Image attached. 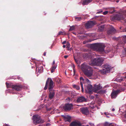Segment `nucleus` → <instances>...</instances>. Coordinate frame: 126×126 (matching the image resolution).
I'll list each match as a JSON object with an SVG mask.
<instances>
[{"instance_id":"48","label":"nucleus","mask_w":126,"mask_h":126,"mask_svg":"<svg viewBox=\"0 0 126 126\" xmlns=\"http://www.w3.org/2000/svg\"><path fill=\"white\" fill-rule=\"evenodd\" d=\"M91 107V108L92 109H93L94 108V107Z\"/></svg>"},{"instance_id":"10","label":"nucleus","mask_w":126,"mask_h":126,"mask_svg":"<svg viewBox=\"0 0 126 126\" xmlns=\"http://www.w3.org/2000/svg\"><path fill=\"white\" fill-rule=\"evenodd\" d=\"M102 88L100 84H99L98 85H95L93 88V91L94 92L98 93V91Z\"/></svg>"},{"instance_id":"19","label":"nucleus","mask_w":126,"mask_h":126,"mask_svg":"<svg viewBox=\"0 0 126 126\" xmlns=\"http://www.w3.org/2000/svg\"><path fill=\"white\" fill-rule=\"evenodd\" d=\"M36 71L38 70L37 73H40L43 71V68L42 66H41L39 67H38L36 65Z\"/></svg>"},{"instance_id":"31","label":"nucleus","mask_w":126,"mask_h":126,"mask_svg":"<svg viewBox=\"0 0 126 126\" xmlns=\"http://www.w3.org/2000/svg\"><path fill=\"white\" fill-rule=\"evenodd\" d=\"M123 40L125 43H126V35H125L123 36Z\"/></svg>"},{"instance_id":"11","label":"nucleus","mask_w":126,"mask_h":126,"mask_svg":"<svg viewBox=\"0 0 126 126\" xmlns=\"http://www.w3.org/2000/svg\"><path fill=\"white\" fill-rule=\"evenodd\" d=\"M121 92L120 90H117L116 91H113L111 94L112 98H115L117 96V94Z\"/></svg>"},{"instance_id":"16","label":"nucleus","mask_w":126,"mask_h":126,"mask_svg":"<svg viewBox=\"0 0 126 126\" xmlns=\"http://www.w3.org/2000/svg\"><path fill=\"white\" fill-rule=\"evenodd\" d=\"M80 110L83 114L88 115L89 113V111L87 108H82L80 109Z\"/></svg>"},{"instance_id":"25","label":"nucleus","mask_w":126,"mask_h":126,"mask_svg":"<svg viewBox=\"0 0 126 126\" xmlns=\"http://www.w3.org/2000/svg\"><path fill=\"white\" fill-rule=\"evenodd\" d=\"M104 27V25H100L99 27V30L100 31H102L103 30Z\"/></svg>"},{"instance_id":"46","label":"nucleus","mask_w":126,"mask_h":126,"mask_svg":"<svg viewBox=\"0 0 126 126\" xmlns=\"http://www.w3.org/2000/svg\"><path fill=\"white\" fill-rule=\"evenodd\" d=\"M66 47V46L65 45H63V47L64 48L65 47Z\"/></svg>"},{"instance_id":"37","label":"nucleus","mask_w":126,"mask_h":126,"mask_svg":"<svg viewBox=\"0 0 126 126\" xmlns=\"http://www.w3.org/2000/svg\"><path fill=\"white\" fill-rule=\"evenodd\" d=\"M123 15L124 16H126V11H125V12L124 13Z\"/></svg>"},{"instance_id":"33","label":"nucleus","mask_w":126,"mask_h":126,"mask_svg":"<svg viewBox=\"0 0 126 126\" xmlns=\"http://www.w3.org/2000/svg\"><path fill=\"white\" fill-rule=\"evenodd\" d=\"M51 103L50 102L49 103L48 102L47 103V106L48 107L50 106L51 105Z\"/></svg>"},{"instance_id":"43","label":"nucleus","mask_w":126,"mask_h":126,"mask_svg":"<svg viewBox=\"0 0 126 126\" xmlns=\"http://www.w3.org/2000/svg\"><path fill=\"white\" fill-rule=\"evenodd\" d=\"M111 110L112 111H114L115 110V109L114 108H113Z\"/></svg>"},{"instance_id":"32","label":"nucleus","mask_w":126,"mask_h":126,"mask_svg":"<svg viewBox=\"0 0 126 126\" xmlns=\"http://www.w3.org/2000/svg\"><path fill=\"white\" fill-rule=\"evenodd\" d=\"M108 11H106L104 12L103 13V14L104 15H106L108 13Z\"/></svg>"},{"instance_id":"8","label":"nucleus","mask_w":126,"mask_h":126,"mask_svg":"<svg viewBox=\"0 0 126 126\" xmlns=\"http://www.w3.org/2000/svg\"><path fill=\"white\" fill-rule=\"evenodd\" d=\"M6 85L7 87V88L10 87L11 88L17 91L19 90L21 87V86H18L17 85H12L10 86L9 84L7 82H6Z\"/></svg>"},{"instance_id":"49","label":"nucleus","mask_w":126,"mask_h":126,"mask_svg":"<svg viewBox=\"0 0 126 126\" xmlns=\"http://www.w3.org/2000/svg\"><path fill=\"white\" fill-rule=\"evenodd\" d=\"M124 50H125V52H126V48H125L124 49Z\"/></svg>"},{"instance_id":"39","label":"nucleus","mask_w":126,"mask_h":126,"mask_svg":"<svg viewBox=\"0 0 126 126\" xmlns=\"http://www.w3.org/2000/svg\"><path fill=\"white\" fill-rule=\"evenodd\" d=\"M55 63V61H53V62L52 64V65H54Z\"/></svg>"},{"instance_id":"3","label":"nucleus","mask_w":126,"mask_h":126,"mask_svg":"<svg viewBox=\"0 0 126 126\" xmlns=\"http://www.w3.org/2000/svg\"><path fill=\"white\" fill-rule=\"evenodd\" d=\"M104 61L103 58H98L92 59L89 62V64L92 66L95 65L100 66L102 64Z\"/></svg>"},{"instance_id":"15","label":"nucleus","mask_w":126,"mask_h":126,"mask_svg":"<svg viewBox=\"0 0 126 126\" xmlns=\"http://www.w3.org/2000/svg\"><path fill=\"white\" fill-rule=\"evenodd\" d=\"M78 102H82L86 101V99L83 96L78 97L77 100Z\"/></svg>"},{"instance_id":"13","label":"nucleus","mask_w":126,"mask_h":126,"mask_svg":"<svg viewBox=\"0 0 126 126\" xmlns=\"http://www.w3.org/2000/svg\"><path fill=\"white\" fill-rule=\"evenodd\" d=\"M72 105L71 104H66L64 106H63V109L65 110H70L72 108Z\"/></svg>"},{"instance_id":"56","label":"nucleus","mask_w":126,"mask_h":126,"mask_svg":"<svg viewBox=\"0 0 126 126\" xmlns=\"http://www.w3.org/2000/svg\"><path fill=\"white\" fill-rule=\"evenodd\" d=\"M86 126H89V125H87Z\"/></svg>"},{"instance_id":"24","label":"nucleus","mask_w":126,"mask_h":126,"mask_svg":"<svg viewBox=\"0 0 126 126\" xmlns=\"http://www.w3.org/2000/svg\"><path fill=\"white\" fill-rule=\"evenodd\" d=\"M123 74L124 76L122 78H120V81H122L123 79H125V78H126V72L124 73Z\"/></svg>"},{"instance_id":"29","label":"nucleus","mask_w":126,"mask_h":126,"mask_svg":"<svg viewBox=\"0 0 126 126\" xmlns=\"http://www.w3.org/2000/svg\"><path fill=\"white\" fill-rule=\"evenodd\" d=\"M73 86L74 88H76L77 90H79V87L78 86L76 85H73Z\"/></svg>"},{"instance_id":"18","label":"nucleus","mask_w":126,"mask_h":126,"mask_svg":"<svg viewBox=\"0 0 126 126\" xmlns=\"http://www.w3.org/2000/svg\"><path fill=\"white\" fill-rule=\"evenodd\" d=\"M115 31V30L114 27L112 26H111L110 30L107 32V34L109 35L110 34H112Z\"/></svg>"},{"instance_id":"5","label":"nucleus","mask_w":126,"mask_h":126,"mask_svg":"<svg viewBox=\"0 0 126 126\" xmlns=\"http://www.w3.org/2000/svg\"><path fill=\"white\" fill-rule=\"evenodd\" d=\"M103 67V69L101 71V73L103 74L109 72L110 69L112 68L108 64H105Z\"/></svg>"},{"instance_id":"4","label":"nucleus","mask_w":126,"mask_h":126,"mask_svg":"<svg viewBox=\"0 0 126 126\" xmlns=\"http://www.w3.org/2000/svg\"><path fill=\"white\" fill-rule=\"evenodd\" d=\"M48 86V89L49 91H50L53 87V81L51 79L48 78L47 80L44 89L46 90Z\"/></svg>"},{"instance_id":"44","label":"nucleus","mask_w":126,"mask_h":126,"mask_svg":"<svg viewBox=\"0 0 126 126\" xmlns=\"http://www.w3.org/2000/svg\"><path fill=\"white\" fill-rule=\"evenodd\" d=\"M50 125V124H49V123L47 124V126H49Z\"/></svg>"},{"instance_id":"26","label":"nucleus","mask_w":126,"mask_h":126,"mask_svg":"<svg viewBox=\"0 0 126 126\" xmlns=\"http://www.w3.org/2000/svg\"><path fill=\"white\" fill-rule=\"evenodd\" d=\"M105 126H114V125L112 123L109 124L108 122H106L105 124Z\"/></svg>"},{"instance_id":"57","label":"nucleus","mask_w":126,"mask_h":126,"mask_svg":"<svg viewBox=\"0 0 126 126\" xmlns=\"http://www.w3.org/2000/svg\"><path fill=\"white\" fill-rule=\"evenodd\" d=\"M101 126L100 125H99V126Z\"/></svg>"},{"instance_id":"50","label":"nucleus","mask_w":126,"mask_h":126,"mask_svg":"<svg viewBox=\"0 0 126 126\" xmlns=\"http://www.w3.org/2000/svg\"><path fill=\"white\" fill-rule=\"evenodd\" d=\"M5 126H9L8 125H7V124H6V125H4Z\"/></svg>"},{"instance_id":"53","label":"nucleus","mask_w":126,"mask_h":126,"mask_svg":"<svg viewBox=\"0 0 126 126\" xmlns=\"http://www.w3.org/2000/svg\"><path fill=\"white\" fill-rule=\"evenodd\" d=\"M68 99H69V100H70V98H68Z\"/></svg>"},{"instance_id":"17","label":"nucleus","mask_w":126,"mask_h":126,"mask_svg":"<svg viewBox=\"0 0 126 126\" xmlns=\"http://www.w3.org/2000/svg\"><path fill=\"white\" fill-rule=\"evenodd\" d=\"M70 125V126H81V124L79 121H73Z\"/></svg>"},{"instance_id":"14","label":"nucleus","mask_w":126,"mask_h":126,"mask_svg":"<svg viewBox=\"0 0 126 126\" xmlns=\"http://www.w3.org/2000/svg\"><path fill=\"white\" fill-rule=\"evenodd\" d=\"M93 87L92 85L90 84H88L87 87V89H85L86 92L90 94L92 91H93Z\"/></svg>"},{"instance_id":"41","label":"nucleus","mask_w":126,"mask_h":126,"mask_svg":"<svg viewBox=\"0 0 126 126\" xmlns=\"http://www.w3.org/2000/svg\"><path fill=\"white\" fill-rule=\"evenodd\" d=\"M87 42V41H84L83 42V43L84 44H85Z\"/></svg>"},{"instance_id":"21","label":"nucleus","mask_w":126,"mask_h":126,"mask_svg":"<svg viewBox=\"0 0 126 126\" xmlns=\"http://www.w3.org/2000/svg\"><path fill=\"white\" fill-rule=\"evenodd\" d=\"M63 116L64 120L66 121H68L70 122L71 121V117L68 115H66L65 116L62 115Z\"/></svg>"},{"instance_id":"1","label":"nucleus","mask_w":126,"mask_h":126,"mask_svg":"<svg viewBox=\"0 0 126 126\" xmlns=\"http://www.w3.org/2000/svg\"><path fill=\"white\" fill-rule=\"evenodd\" d=\"M81 68L84 74L88 77H91L93 75L92 68L86 63H84L82 64Z\"/></svg>"},{"instance_id":"47","label":"nucleus","mask_w":126,"mask_h":126,"mask_svg":"<svg viewBox=\"0 0 126 126\" xmlns=\"http://www.w3.org/2000/svg\"><path fill=\"white\" fill-rule=\"evenodd\" d=\"M124 117L126 118V114H125L124 115Z\"/></svg>"},{"instance_id":"27","label":"nucleus","mask_w":126,"mask_h":126,"mask_svg":"<svg viewBox=\"0 0 126 126\" xmlns=\"http://www.w3.org/2000/svg\"><path fill=\"white\" fill-rule=\"evenodd\" d=\"M74 59L75 62L77 64H79L80 63L78 59H76L75 57H74Z\"/></svg>"},{"instance_id":"42","label":"nucleus","mask_w":126,"mask_h":126,"mask_svg":"<svg viewBox=\"0 0 126 126\" xmlns=\"http://www.w3.org/2000/svg\"><path fill=\"white\" fill-rule=\"evenodd\" d=\"M114 56V55L113 54H112L111 56H110V57L111 58L113 56Z\"/></svg>"},{"instance_id":"22","label":"nucleus","mask_w":126,"mask_h":126,"mask_svg":"<svg viewBox=\"0 0 126 126\" xmlns=\"http://www.w3.org/2000/svg\"><path fill=\"white\" fill-rule=\"evenodd\" d=\"M92 0H84L83 1L82 4L83 5H87L91 2Z\"/></svg>"},{"instance_id":"2","label":"nucleus","mask_w":126,"mask_h":126,"mask_svg":"<svg viewBox=\"0 0 126 126\" xmlns=\"http://www.w3.org/2000/svg\"><path fill=\"white\" fill-rule=\"evenodd\" d=\"M92 47L95 50L98 52H105L108 53L110 52L111 48H108L105 51L104 50L105 46L103 43H97L93 44L92 46Z\"/></svg>"},{"instance_id":"7","label":"nucleus","mask_w":126,"mask_h":126,"mask_svg":"<svg viewBox=\"0 0 126 126\" xmlns=\"http://www.w3.org/2000/svg\"><path fill=\"white\" fill-rule=\"evenodd\" d=\"M80 85L82 89V91L83 92L84 91V88L83 86V83H84L85 82V83H86L87 84H89L90 81L87 79H86L84 80L82 77H80Z\"/></svg>"},{"instance_id":"30","label":"nucleus","mask_w":126,"mask_h":126,"mask_svg":"<svg viewBox=\"0 0 126 126\" xmlns=\"http://www.w3.org/2000/svg\"><path fill=\"white\" fill-rule=\"evenodd\" d=\"M81 18L80 17H75V19L76 20L80 21L81 19Z\"/></svg>"},{"instance_id":"52","label":"nucleus","mask_w":126,"mask_h":126,"mask_svg":"<svg viewBox=\"0 0 126 126\" xmlns=\"http://www.w3.org/2000/svg\"><path fill=\"white\" fill-rule=\"evenodd\" d=\"M124 31L126 32V29H125V31Z\"/></svg>"},{"instance_id":"28","label":"nucleus","mask_w":126,"mask_h":126,"mask_svg":"<svg viewBox=\"0 0 126 126\" xmlns=\"http://www.w3.org/2000/svg\"><path fill=\"white\" fill-rule=\"evenodd\" d=\"M75 29V26H74L71 27L69 30V31H71L74 30Z\"/></svg>"},{"instance_id":"40","label":"nucleus","mask_w":126,"mask_h":126,"mask_svg":"<svg viewBox=\"0 0 126 126\" xmlns=\"http://www.w3.org/2000/svg\"><path fill=\"white\" fill-rule=\"evenodd\" d=\"M66 43V41H64L63 42H62V44H65Z\"/></svg>"},{"instance_id":"9","label":"nucleus","mask_w":126,"mask_h":126,"mask_svg":"<svg viewBox=\"0 0 126 126\" xmlns=\"http://www.w3.org/2000/svg\"><path fill=\"white\" fill-rule=\"evenodd\" d=\"M32 119L34 124H38L41 122V120L38 115H33Z\"/></svg>"},{"instance_id":"45","label":"nucleus","mask_w":126,"mask_h":126,"mask_svg":"<svg viewBox=\"0 0 126 126\" xmlns=\"http://www.w3.org/2000/svg\"><path fill=\"white\" fill-rule=\"evenodd\" d=\"M46 52H45L44 53V55L45 56L46 55Z\"/></svg>"},{"instance_id":"12","label":"nucleus","mask_w":126,"mask_h":126,"mask_svg":"<svg viewBox=\"0 0 126 126\" xmlns=\"http://www.w3.org/2000/svg\"><path fill=\"white\" fill-rule=\"evenodd\" d=\"M95 24V22L94 21H88L86 24L85 26L87 28H89L92 27Z\"/></svg>"},{"instance_id":"36","label":"nucleus","mask_w":126,"mask_h":126,"mask_svg":"<svg viewBox=\"0 0 126 126\" xmlns=\"http://www.w3.org/2000/svg\"><path fill=\"white\" fill-rule=\"evenodd\" d=\"M63 34V32H59V34Z\"/></svg>"},{"instance_id":"6","label":"nucleus","mask_w":126,"mask_h":126,"mask_svg":"<svg viewBox=\"0 0 126 126\" xmlns=\"http://www.w3.org/2000/svg\"><path fill=\"white\" fill-rule=\"evenodd\" d=\"M124 18L123 16L120 14L113 15L110 17V19L112 21H114L116 20H119Z\"/></svg>"},{"instance_id":"20","label":"nucleus","mask_w":126,"mask_h":126,"mask_svg":"<svg viewBox=\"0 0 126 126\" xmlns=\"http://www.w3.org/2000/svg\"><path fill=\"white\" fill-rule=\"evenodd\" d=\"M50 93L49 95V97L50 99H52L54 97L55 94L54 91L52 89L50 91H49Z\"/></svg>"},{"instance_id":"23","label":"nucleus","mask_w":126,"mask_h":126,"mask_svg":"<svg viewBox=\"0 0 126 126\" xmlns=\"http://www.w3.org/2000/svg\"><path fill=\"white\" fill-rule=\"evenodd\" d=\"M57 67V65H53L50 68L51 73H53L55 71Z\"/></svg>"},{"instance_id":"55","label":"nucleus","mask_w":126,"mask_h":126,"mask_svg":"<svg viewBox=\"0 0 126 126\" xmlns=\"http://www.w3.org/2000/svg\"><path fill=\"white\" fill-rule=\"evenodd\" d=\"M74 73H75V70H74Z\"/></svg>"},{"instance_id":"54","label":"nucleus","mask_w":126,"mask_h":126,"mask_svg":"<svg viewBox=\"0 0 126 126\" xmlns=\"http://www.w3.org/2000/svg\"><path fill=\"white\" fill-rule=\"evenodd\" d=\"M119 2V1H117V2Z\"/></svg>"},{"instance_id":"34","label":"nucleus","mask_w":126,"mask_h":126,"mask_svg":"<svg viewBox=\"0 0 126 126\" xmlns=\"http://www.w3.org/2000/svg\"><path fill=\"white\" fill-rule=\"evenodd\" d=\"M89 124L91 126H95L94 125V124L92 123H89Z\"/></svg>"},{"instance_id":"51","label":"nucleus","mask_w":126,"mask_h":126,"mask_svg":"<svg viewBox=\"0 0 126 126\" xmlns=\"http://www.w3.org/2000/svg\"><path fill=\"white\" fill-rule=\"evenodd\" d=\"M104 114L105 115H106L107 114V113L106 112H105Z\"/></svg>"},{"instance_id":"38","label":"nucleus","mask_w":126,"mask_h":126,"mask_svg":"<svg viewBox=\"0 0 126 126\" xmlns=\"http://www.w3.org/2000/svg\"><path fill=\"white\" fill-rule=\"evenodd\" d=\"M68 55H65L64 56V57L66 59L68 57Z\"/></svg>"},{"instance_id":"35","label":"nucleus","mask_w":126,"mask_h":126,"mask_svg":"<svg viewBox=\"0 0 126 126\" xmlns=\"http://www.w3.org/2000/svg\"><path fill=\"white\" fill-rule=\"evenodd\" d=\"M102 10H100V11H99L98 12H97L96 13L97 14H99V13H102Z\"/></svg>"}]
</instances>
